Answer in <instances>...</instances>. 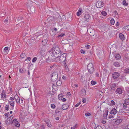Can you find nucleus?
<instances>
[{
	"label": "nucleus",
	"instance_id": "1",
	"mask_svg": "<svg viewBox=\"0 0 129 129\" xmlns=\"http://www.w3.org/2000/svg\"><path fill=\"white\" fill-rule=\"evenodd\" d=\"M51 56L52 57L51 59V57H49V58L52 61V60L53 59L55 60V59L59 56L60 52V49L57 47L53 48L51 49Z\"/></svg>",
	"mask_w": 129,
	"mask_h": 129
},
{
	"label": "nucleus",
	"instance_id": "2",
	"mask_svg": "<svg viewBox=\"0 0 129 129\" xmlns=\"http://www.w3.org/2000/svg\"><path fill=\"white\" fill-rule=\"evenodd\" d=\"M66 54L65 53H63L60 56H58L55 60L53 59L52 60V62L54 61L59 62H64L66 60Z\"/></svg>",
	"mask_w": 129,
	"mask_h": 129
},
{
	"label": "nucleus",
	"instance_id": "3",
	"mask_svg": "<svg viewBox=\"0 0 129 129\" xmlns=\"http://www.w3.org/2000/svg\"><path fill=\"white\" fill-rule=\"evenodd\" d=\"M87 68L89 72L91 74H92L94 71L93 64L92 63L89 64L87 66Z\"/></svg>",
	"mask_w": 129,
	"mask_h": 129
},
{
	"label": "nucleus",
	"instance_id": "4",
	"mask_svg": "<svg viewBox=\"0 0 129 129\" xmlns=\"http://www.w3.org/2000/svg\"><path fill=\"white\" fill-rule=\"evenodd\" d=\"M104 3L101 1H98L96 3V7L98 8H101L103 6Z\"/></svg>",
	"mask_w": 129,
	"mask_h": 129
},
{
	"label": "nucleus",
	"instance_id": "5",
	"mask_svg": "<svg viewBox=\"0 0 129 129\" xmlns=\"http://www.w3.org/2000/svg\"><path fill=\"white\" fill-rule=\"evenodd\" d=\"M120 74L119 73L115 72L112 74V77L114 79H116L118 78Z\"/></svg>",
	"mask_w": 129,
	"mask_h": 129
},
{
	"label": "nucleus",
	"instance_id": "6",
	"mask_svg": "<svg viewBox=\"0 0 129 129\" xmlns=\"http://www.w3.org/2000/svg\"><path fill=\"white\" fill-rule=\"evenodd\" d=\"M12 123L14 124L16 126L19 127L20 126V124L19 123L18 121L16 119H13Z\"/></svg>",
	"mask_w": 129,
	"mask_h": 129
},
{
	"label": "nucleus",
	"instance_id": "7",
	"mask_svg": "<svg viewBox=\"0 0 129 129\" xmlns=\"http://www.w3.org/2000/svg\"><path fill=\"white\" fill-rule=\"evenodd\" d=\"M90 17V16L89 15H86L84 16L83 18L82 19V20L83 22L87 21L89 19Z\"/></svg>",
	"mask_w": 129,
	"mask_h": 129
},
{
	"label": "nucleus",
	"instance_id": "8",
	"mask_svg": "<svg viewBox=\"0 0 129 129\" xmlns=\"http://www.w3.org/2000/svg\"><path fill=\"white\" fill-rule=\"evenodd\" d=\"M123 119H118L114 122V124L116 125H118L122 121Z\"/></svg>",
	"mask_w": 129,
	"mask_h": 129
},
{
	"label": "nucleus",
	"instance_id": "9",
	"mask_svg": "<svg viewBox=\"0 0 129 129\" xmlns=\"http://www.w3.org/2000/svg\"><path fill=\"white\" fill-rule=\"evenodd\" d=\"M16 102L18 103H20V100L19 97L17 95H16L14 96Z\"/></svg>",
	"mask_w": 129,
	"mask_h": 129
},
{
	"label": "nucleus",
	"instance_id": "10",
	"mask_svg": "<svg viewBox=\"0 0 129 129\" xmlns=\"http://www.w3.org/2000/svg\"><path fill=\"white\" fill-rule=\"evenodd\" d=\"M83 10L81 8H79L77 13V15L78 16H80L82 13Z\"/></svg>",
	"mask_w": 129,
	"mask_h": 129
},
{
	"label": "nucleus",
	"instance_id": "11",
	"mask_svg": "<svg viewBox=\"0 0 129 129\" xmlns=\"http://www.w3.org/2000/svg\"><path fill=\"white\" fill-rule=\"evenodd\" d=\"M117 113V110L114 108L112 109L110 112V113L112 114L113 115H115Z\"/></svg>",
	"mask_w": 129,
	"mask_h": 129
},
{
	"label": "nucleus",
	"instance_id": "12",
	"mask_svg": "<svg viewBox=\"0 0 129 129\" xmlns=\"http://www.w3.org/2000/svg\"><path fill=\"white\" fill-rule=\"evenodd\" d=\"M58 75L56 72L53 73L51 75V77H54L55 79H57L58 78Z\"/></svg>",
	"mask_w": 129,
	"mask_h": 129
},
{
	"label": "nucleus",
	"instance_id": "13",
	"mask_svg": "<svg viewBox=\"0 0 129 129\" xmlns=\"http://www.w3.org/2000/svg\"><path fill=\"white\" fill-rule=\"evenodd\" d=\"M69 105L68 104H66L63 105L62 106V108L63 110H66L69 108Z\"/></svg>",
	"mask_w": 129,
	"mask_h": 129
},
{
	"label": "nucleus",
	"instance_id": "14",
	"mask_svg": "<svg viewBox=\"0 0 129 129\" xmlns=\"http://www.w3.org/2000/svg\"><path fill=\"white\" fill-rule=\"evenodd\" d=\"M115 92L116 93H118L119 94H121L122 93V90L121 88H118L116 89Z\"/></svg>",
	"mask_w": 129,
	"mask_h": 129
},
{
	"label": "nucleus",
	"instance_id": "15",
	"mask_svg": "<svg viewBox=\"0 0 129 129\" xmlns=\"http://www.w3.org/2000/svg\"><path fill=\"white\" fill-rule=\"evenodd\" d=\"M119 37L120 39L122 41H123L124 39V36L122 33H120L119 34Z\"/></svg>",
	"mask_w": 129,
	"mask_h": 129
},
{
	"label": "nucleus",
	"instance_id": "16",
	"mask_svg": "<svg viewBox=\"0 0 129 129\" xmlns=\"http://www.w3.org/2000/svg\"><path fill=\"white\" fill-rule=\"evenodd\" d=\"M108 111L107 110L103 114L104 117V118L107 119V116L108 114Z\"/></svg>",
	"mask_w": 129,
	"mask_h": 129
},
{
	"label": "nucleus",
	"instance_id": "17",
	"mask_svg": "<svg viewBox=\"0 0 129 129\" xmlns=\"http://www.w3.org/2000/svg\"><path fill=\"white\" fill-rule=\"evenodd\" d=\"M12 121V119L8 118L6 122V124L7 125H9L10 123H11Z\"/></svg>",
	"mask_w": 129,
	"mask_h": 129
},
{
	"label": "nucleus",
	"instance_id": "18",
	"mask_svg": "<svg viewBox=\"0 0 129 129\" xmlns=\"http://www.w3.org/2000/svg\"><path fill=\"white\" fill-rule=\"evenodd\" d=\"M116 104L114 100H112L111 101L109 104V105L112 106H114Z\"/></svg>",
	"mask_w": 129,
	"mask_h": 129
},
{
	"label": "nucleus",
	"instance_id": "19",
	"mask_svg": "<svg viewBox=\"0 0 129 129\" xmlns=\"http://www.w3.org/2000/svg\"><path fill=\"white\" fill-rule=\"evenodd\" d=\"M1 98L2 99H3L6 98V95L5 93H1Z\"/></svg>",
	"mask_w": 129,
	"mask_h": 129
},
{
	"label": "nucleus",
	"instance_id": "20",
	"mask_svg": "<svg viewBox=\"0 0 129 129\" xmlns=\"http://www.w3.org/2000/svg\"><path fill=\"white\" fill-rule=\"evenodd\" d=\"M113 65L115 67H118L120 66V64L119 63L117 62H115L114 63Z\"/></svg>",
	"mask_w": 129,
	"mask_h": 129
},
{
	"label": "nucleus",
	"instance_id": "21",
	"mask_svg": "<svg viewBox=\"0 0 129 129\" xmlns=\"http://www.w3.org/2000/svg\"><path fill=\"white\" fill-rule=\"evenodd\" d=\"M8 49L9 47H6L4 48V50L5 51V54H6L8 53L9 51L8 50Z\"/></svg>",
	"mask_w": 129,
	"mask_h": 129
},
{
	"label": "nucleus",
	"instance_id": "22",
	"mask_svg": "<svg viewBox=\"0 0 129 129\" xmlns=\"http://www.w3.org/2000/svg\"><path fill=\"white\" fill-rule=\"evenodd\" d=\"M115 57L117 59H120L121 58V57L119 54H116L115 55Z\"/></svg>",
	"mask_w": 129,
	"mask_h": 129
},
{
	"label": "nucleus",
	"instance_id": "23",
	"mask_svg": "<svg viewBox=\"0 0 129 129\" xmlns=\"http://www.w3.org/2000/svg\"><path fill=\"white\" fill-rule=\"evenodd\" d=\"M8 103L12 106L14 107V106L15 102L13 101H9Z\"/></svg>",
	"mask_w": 129,
	"mask_h": 129
},
{
	"label": "nucleus",
	"instance_id": "24",
	"mask_svg": "<svg viewBox=\"0 0 129 129\" xmlns=\"http://www.w3.org/2000/svg\"><path fill=\"white\" fill-rule=\"evenodd\" d=\"M114 117V115L110 113L109 114L108 117V118L110 119L112 118H113Z\"/></svg>",
	"mask_w": 129,
	"mask_h": 129
},
{
	"label": "nucleus",
	"instance_id": "25",
	"mask_svg": "<svg viewBox=\"0 0 129 129\" xmlns=\"http://www.w3.org/2000/svg\"><path fill=\"white\" fill-rule=\"evenodd\" d=\"M124 103L126 105L129 104V99H126L124 101Z\"/></svg>",
	"mask_w": 129,
	"mask_h": 129
},
{
	"label": "nucleus",
	"instance_id": "26",
	"mask_svg": "<svg viewBox=\"0 0 129 129\" xmlns=\"http://www.w3.org/2000/svg\"><path fill=\"white\" fill-rule=\"evenodd\" d=\"M61 110V109L60 108H57L55 110V112L56 113H59Z\"/></svg>",
	"mask_w": 129,
	"mask_h": 129
},
{
	"label": "nucleus",
	"instance_id": "27",
	"mask_svg": "<svg viewBox=\"0 0 129 129\" xmlns=\"http://www.w3.org/2000/svg\"><path fill=\"white\" fill-rule=\"evenodd\" d=\"M115 20L113 18H112L110 20V23L112 25H113L115 23Z\"/></svg>",
	"mask_w": 129,
	"mask_h": 129
},
{
	"label": "nucleus",
	"instance_id": "28",
	"mask_svg": "<svg viewBox=\"0 0 129 129\" xmlns=\"http://www.w3.org/2000/svg\"><path fill=\"white\" fill-rule=\"evenodd\" d=\"M63 96V95L62 94H60L58 95V98L59 100H60L62 99Z\"/></svg>",
	"mask_w": 129,
	"mask_h": 129
},
{
	"label": "nucleus",
	"instance_id": "29",
	"mask_svg": "<svg viewBox=\"0 0 129 129\" xmlns=\"http://www.w3.org/2000/svg\"><path fill=\"white\" fill-rule=\"evenodd\" d=\"M101 14L102 15L104 16H106L107 15V13L106 12L104 11H102V12H101Z\"/></svg>",
	"mask_w": 129,
	"mask_h": 129
},
{
	"label": "nucleus",
	"instance_id": "30",
	"mask_svg": "<svg viewBox=\"0 0 129 129\" xmlns=\"http://www.w3.org/2000/svg\"><path fill=\"white\" fill-rule=\"evenodd\" d=\"M61 84V82L60 81H58L56 82L57 85L58 86L60 85Z\"/></svg>",
	"mask_w": 129,
	"mask_h": 129
},
{
	"label": "nucleus",
	"instance_id": "31",
	"mask_svg": "<svg viewBox=\"0 0 129 129\" xmlns=\"http://www.w3.org/2000/svg\"><path fill=\"white\" fill-rule=\"evenodd\" d=\"M124 72L126 73H129V69L128 68H126L124 70Z\"/></svg>",
	"mask_w": 129,
	"mask_h": 129
},
{
	"label": "nucleus",
	"instance_id": "32",
	"mask_svg": "<svg viewBox=\"0 0 129 129\" xmlns=\"http://www.w3.org/2000/svg\"><path fill=\"white\" fill-rule=\"evenodd\" d=\"M122 3L123 5H124L126 6H127L128 5V3L126 2V1L125 0L123 1Z\"/></svg>",
	"mask_w": 129,
	"mask_h": 129
},
{
	"label": "nucleus",
	"instance_id": "33",
	"mask_svg": "<svg viewBox=\"0 0 129 129\" xmlns=\"http://www.w3.org/2000/svg\"><path fill=\"white\" fill-rule=\"evenodd\" d=\"M37 59V57H34L32 60V62H35Z\"/></svg>",
	"mask_w": 129,
	"mask_h": 129
},
{
	"label": "nucleus",
	"instance_id": "34",
	"mask_svg": "<svg viewBox=\"0 0 129 129\" xmlns=\"http://www.w3.org/2000/svg\"><path fill=\"white\" fill-rule=\"evenodd\" d=\"M91 83V84L93 85H94L96 84V82L95 81H92Z\"/></svg>",
	"mask_w": 129,
	"mask_h": 129
},
{
	"label": "nucleus",
	"instance_id": "35",
	"mask_svg": "<svg viewBox=\"0 0 129 129\" xmlns=\"http://www.w3.org/2000/svg\"><path fill=\"white\" fill-rule=\"evenodd\" d=\"M51 108H53V109H54V108H55V107H56L53 104H52L51 105Z\"/></svg>",
	"mask_w": 129,
	"mask_h": 129
},
{
	"label": "nucleus",
	"instance_id": "36",
	"mask_svg": "<svg viewBox=\"0 0 129 129\" xmlns=\"http://www.w3.org/2000/svg\"><path fill=\"white\" fill-rule=\"evenodd\" d=\"M46 41L45 40H43L42 41L43 45H45L46 44Z\"/></svg>",
	"mask_w": 129,
	"mask_h": 129
},
{
	"label": "nucleus",
	"instance_id": "37",
	"mask_svg": "<svg viewBox=\"0 0 129 129\" xmlns=\"http://www.w3.org/2000/svg\"><path fill=\"white\" fill-rule=\"evenodd\" d=\"M116 85L117 84L115 83L112 84L111 85V88H114L116 86Z\"/></svg>",
	"mask_w": 129,
	"mask_h": 129
},
{
	"label": "nucleus",
	"instance_id": "38",
	"mask_svg": "<svg viewBox=\"0 0 129 129\" xmlns=\"http://www.w3.org/2000/svg\"><path fill=\"white\" fill-rule=\"evenodd\" d=\"M64 34L63 33H62L60 34V35H59L58 36V37H63V36H64Z\"/></svg>",
	"mask_w": 129,
	"mask_h": 129
},
{
	"label": "nucleus",
	"instance_id": "39",
	"mask_svg": "<svg viewBox=\"0 0 129 129\" xmlns=\"http://www.w3.org/2000/svg\"><path fill=\"white\" fill-rule=\"evenodd\" d=\"M77 124H76L73 127H71V129H75V128H77Z\"/></svg>",
	"mask_w": 129,
	"mask_h": 129
},
{
	"label": "nucleus",
	"instance_id": "40",
	"mask_svg": "<svg viewBox=\"0 0 129 129\" xmlns=\"http://www.w3.org/2000/svg\"><path fill=\"white\" fill-rule=\"evenodd\" d=\"M82 91L83 92V94L84 95H85L86 93V90L85 89H83L82 90Z\"/></svg>",
	"mask_w": 129,
	"mask_h": 129
},
{
	"label": "nucleus",
	"instance_id": "41",
	"mask_svg": "<svg viewBox=\"0 0 129 129\" xmlns=\"http://www.w3.org/2000/svg\"><path fill=\"white\" fill-rule=\"evenodd\" d=\"M64 66H65L64 68H65V70H66V71H68L69 70V69H68V68L67 66V65H64Z\"/></svg>",
	"mask_w": 129,
	"mask_h": 129
},
{
	"label": "nucleus",
	"instance_id": "42",
	"mask_svg": "<svg viewBox=\"0 0 129 129\" xmlns=\"http://www.w3.org/2000/svg\"><path fill=\"white\" fill-rule=\"evenodd\" d=\"M123 129H129V124L124 127Z\"/></svg>",
	"mask_w": 129,
	"mask_h": 129
},
{
	"label": "nucleus",
	"instance_id": "43",
	"mask_svg": "<svg viewBox=\"0 0 129 129\" xmlns=\"http://www.w3.org/2000/svg\"><path fill=\"white\" fill-rule=\"evenodd\" d=\"M9 108V106L8 105H7L5 107V109L6 110H8Z\"/></svg>",
	"mask_w": 129,
	"mask_h": 129
},
{
	"label": "nucleus",
	"instance_id": "44",
	"mask_svg": "<svg viewBox=\"0 0 129 129\" xmlns=\"http://www.w3.org/2000/svg\"><path fill=\"white\" fill-rule=\"evenodd\" d=\"M90 115V113H89L87 112L85 114V115L86 116H89Z\"/></svg>",
	"mask_w": 129,
	"mask_h": 129
},
{
	"label": "nucleus",
	"instance_id": "45",
	"mask_svg": "<svg viewBox=\"0 0 129 129\" xmlns=\"http://www.w3.org/2000/svg\"><path fill=\"white\" fill-rule=\"evenodd\" d=\"M81 104V102H79L78 103V104H77L75 106V107H78V106H79L80 105V104Z\"/></svg>",
	"mask_w": 129,
	"mask_h": 129
},
{
	"label": "nucleus",
	"instance_id": "46",
	"mask_svg": "<svg viewBox=\"0 0 129 129\" xmlns=\"http://www.w3.org/2000/svg\"><path fill=\"white\" fill-rule=\"evenodd\" d=\"M19 72L21 73H23V69H20L19 70Z\"/></svg>",
	"mask_w": 129,
	"mask_h": 129
},
{
	"label": "nucleus",
	"instance_id": "47",
	"mask_svg": "<svg viewBox=\"0 0 129 129\" xmlns=\"http://www.w3.org/2000/svg\"><path fill=\"white\" fill-rule=\"evenodd\" d=\"M51 78L52 80L54 81L57 80V79H55L54 77H51Z\"/></svg>",
	"mask_w": 129,
	"mask_h": 129
},
{
	"label": "nucleus",
	"instance_id": "48",
	"mask_svg": "<svg viewBox=\"0 0 129 129\" xmlns=\"http://www.w3.org/2000/svg\"><path fill=\"white\" fill-rule=\"evenodd\" d=\"M47 124L48 126L49 127H51V125L50 124V123L48 122H47L46 123Z\"/></svg>",
	"mask_w": 129,
	"mask_h": 129
},
{
	"label": "nucleus",
	"instance_id": "49",
	"mask_svg": "<svg viewBox=\"0 0 129 129\" xmlns=\"http://www.w3.org/2000/svg\"><path fill=\"white\" fill-rule=\"evenodd\" d=\"M113 13H114V14L115 16H116L117 15V11H114V12Z\"/></svg>",
	"mask_w": 129,
	"mask_h": 129
},
{
	"label": "nucleus",
	"instance_id": "50",
	"mask_svg": "<svg viewBox=\"0 0 129 129\" xmlns=\"http://www.w3.org/2000/svg\"><path fill=\"white\" fill-rule=\"evenodd\" d=\"M14 99H15L14 98H12V97H10L9 99V100L11 101H13L14 100Z\"/></svg>",
	"mask_w": 129,
	"mask_h": 129
},
{
	"label": "nucleus",
	"instance_id": "51",
	"mask_svg": "<svg viewBox=\"0 0 129 129\" xmlns=\"http://www.w3.org/2000/svg\"><path fill=\"white\" fill-rule=\"evenodd\" d=\"M80 51L81 53L83 54H84L85 53V52L83 51V50H81Z\"/></svg>",
	"mask_w": 129,
	"mask_h": 129
},
{
	"label": "nucleus",
	"instance_id": "52",
	"mask_svg": "<svg viewBox=\"0 0 129 129\" xmlns=\"http://www.w3.org/2000/svg\"><path fill=\"white\" fill-rule=\"evenodd\" d=\"M59 117H56L55 118V119L56 120H59Z\"/></svg>",
	"mask_w": 129,
	"mask_h": 129
},
{
	"label": "nucleus",
	"instance_id": "53",
	"mask_svg": "<svg viewBox=\"0 0 129 129\" xmlns=\"http://www.w3.org/2000/svg\"><path fill=\"white\" fill-rule=\"evenodd\" d=\"M86 99H83L82 100V102L83 103H85L86 102Z\"/></svg>",
	"mask_w": 129,
	"mask_h": 129
},
{
	"label": "nucleus",
	"instance_id": "54",
	"mask_svg": "<svg viewBox=\"0 0 129 129\" xmlns=\"http://www.w3.org/2000/svg\"><path fill=\"white\" fill-rule=\"evenodd\" d=\"M13 116L11 115L10 117H9L8 118H10V119H11L12 120V119L13 118Z\"/></svg>",
	"mask_w": 129,
	"mask_h": 129
},
{
	"label": "nucleus",
	"instance_id": "55",
	"mask_svg": "<svg viewBox=\"0 0 129 129\" xmlns=\"http://www.w3.org/2000/svg\"><path fill=\"white\" fill-rule=\"evenodd\" d=\"M24 55H25V54H22L20 55V56L21 57L23 58L24 56Z\"/></svg>",
	"mask_w": 129,
	"mask_h": 129
},
{
	"label": "nucleus",
	"instance_id": "56",
	"mask_svg": "<svg viewBox=\"0 0 129 129\" xmlns=\"http://www.w3.org/2000/svg\"><path fill=\"white\" fill-rule=\"evenodd\" d=\"M101 122L103 124H104L106 123V121L104 120H102L101 121Z\"/></svg>",
	"mask_w": 129,
	"mask_h": 129
},
{
	"label": "nucleus",
	"instance_id": "57",
	"mask_svg": "<svg viewBox=\"0 0 129 129\" xmlns=\"http://www.w3.org/2000/svg\"><path fill=\"white\" fill-rule=\"evenodd\" d=\"M27 59L29 61H30L31 60V58L29 57H28L27 58Z\"/></svg>",
	"mask_w": 129,
	"mask_h": 129
},
{
	"label": "nucleus",
	"instance_id": "58",
	"mask_svg": "<svg viewBox=\"0 0 129 129\" xmlns=\"http://www.w3.org/2000/svg\"><path fill=\"white\" fill-rule=\"evenodd\" d=\"M95 75L96 76L98 77L99 76V74L98 73H95Z\"/></svg>",
	"mask_w": 129,
	"mask_h": 129
},
{
	"label": "nucleus",
	"instance_id": "59",
	"mask_svg": "<svg viewBox=\"0 0 129 129\" xmlns=\"http://www.w3.org/2000/svg\"><path fill=\"white\" fill-rule=\"evenodd\" d=\"M90 47V46L89 45H87L86 46V47L87 49L88 48Z\"/></svg>",
	"mask_w": 129,
	"mask_h": 129
},
{
	"label": "nucleus",
	"instance_id": "60",
	"mask_svg": "<svg viewBox=\"0 0 129 129\" xmlns=\"http://www.w3.org/2000/svg\"><path fill=\"white\" fill-rule=\"evenodd\" d=\"M66 101V99L64 98H63V99L62 100V101L63 102H65Z\"/></svg>",
	"mask_w": 129,
	"mask_h": 129
},
{
	"label": "nucleus",
	"instance_id": "61",
	"mask_svg": "<svg viewBox=\"0 0 129 129\" xmlns=\"http://www.w3.org/2000/svg\"><path fill=\"white\" fill-rule=\"evenodd\" d=\"M74 86L75 87H78V85L77 84H74Z\"/></svg>",
	"mask_w": 129,
	"mask_h": 129
},
{
	"label": "nucleus",
	"instance_id": "62",
	"mask_svg": "<svg viewBox=\"0 0 129 129\" xmlns=\"http://www.w3.org/2000/svg\"><path fill=\"white\" fill-rule=\"evenodd\" d=\"M123 107L124 108H125L127 106L126 105H125L124 104H123Z\"/></svg>",
	"mask_w": 129,
	"mask_h": 129
},
{
	"label": "nucleus",
	"instance_id": "63",
	"mask_svg": "<svg viewBox=\"0 0 129 129\" xmlns=\"http://www.w3.org/2000/svg\"><path fill=\"white\" fill-rule=\"evenodd\" d=\"M5 116L7 117H8V114L7 113H5Z\"/></svg>",
	"mask_w": 129,
	"mask_h": 129
},
{
	"label": "nucleus",
	"instance_id": "64",
	"mask_svg": "<svg viewBox=\"0 0 129 129\" xmlns=\"http://www.w3.org/2000/svg\"><path fill=\"white\" fill-rule=\"evenodd\" d=\"M53 30L55 31H57V30L56 28H54Z\"/></svg>",
	"mask_w": 129,
	"mask_h": 129
}]
</instances>
